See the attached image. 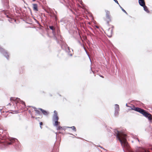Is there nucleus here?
Wrapping results in <instances>:
<instances>
[{"label": "nucleus", "instance_id": "f257e3e1", "mask_svg": "<svg viewBox=\"0 0 152 152\" xmlns=\"http://www.w3.org/2000/svg\"><path fill=\"white\" fill-rule=\"evenodd\" d=\"M1 137V140L0 141V148L2 149L6 148L9 145L12 144L17 140L16 139L9 137L8 135H4Z\"/></svg>", "mask_w": 152, "mask_h": 152}, {"label": "nucleus", "instance_id": "f03ea898", "mask_svg": "<svg viewBox=\"0 0 152 152\" xmlns=\"http://www.w3.org/2000/svg\"><path fill=\"white\" fill-rule=\"evenodd\" d=\"M135 111L143 115L144 116L147 118L149 121H151L152 120L151 115L144 109L140 107H136L135 109Z\"/></svg>", "mask_w": 152, "mask_h": 152}, {"label": "nucleus", "instance_id": "7ed1b4c3", "mask_svg": "<svg viewBox=\"0 0 152 152\" xmlns=\"http://www.w3.org/2000/svg\"><path fill=\"white\" fill-rule=\"evenodd\" d=\"M54 114L53 117V121H54L53 125L55 126H57L58 125L60 124V122L58 121V114L56 110L54 111Z\"/></svg>", "mask_w": 152, "mask_h": 152}, {"label": "nucleus", "instance_id": "20e7f679", "mask_svg": "<svg viewBox=\"0 0 152 152\" xmlns=\"http://www.w3.org/2000/svg\"><path fill=\"white\" fill-rule=\"evenodd\" d=\"M115 133V135L116 136L117 139L120 141L121 145H122V141L120 137H122V135L124 134L122 133H120V132L116 129L114 130Z\"/></svg>", "mask_w": 152, "mask_h": 152}, {"label": "nucleus", "instance_id": "39448f33", "mask_svg": "<svg viewBox=\"0 0 152 152\" xmlns=\"http://www.w3.org/2000/svg\"><path fill=\"white\" fill-rule=\"evenodd\" d=\"M61 47L62 49L65 50L66 52L69 53L68 55L70 56H72V54H69V53L70 52L69 47L65 43L62 42L61 44Z\"/></svg>", "mask_w": 152, "mask_h": 152}, {"label": "nucleus", "instance_id": "423d86ee", "mask_svg": "<svg viewBox=\"0 0 152 152\" xmlns=\"http://www.w3.org/2000/svg\"><path fill=\"white\" fill-rule=\"evenodd\" d=\"M0 53L2 54L8 60L9 58V55L7 51L2 48L0 46Z\"/></svg>", "mask_w": 152, "mask_h": 152}, {"label": "nucleus", "instance_id": "0eeeda50", "mask_svg": "<svg viewBox=\"0 0 152 152\" xmlns=\"http://www.w3.org/2000/svg\"><path fill=\"white\" fill-rule=\"evenodd\" d=\"M10 100L11 101H15L16 104H17V103H18L19 102H20L21 103H22L25 106V102L22 100H21L20 98H18L11 97L10 98Z\"/></svg>", "mask_w": 152, "mask_h": 152}, {"label": "nucleus", "instance_id": "6e6552de", "mask_svg": "<svg viewBox=\"0 0 152 152\" xmlns=\"http://www.w3.org/2000/svg\"><path fill=\"white\" fill-rule=\"evenodd\" d=\"M105 11L106 12V18L108 19L110 21H111V18L110 15V11L107 10H105Z\"/></svg>", "mask_w": 152, "mask_h": 152}, {"label": "nucleus", "instance_id": "1a4fd4ad", "mask_svg": "<svg viewBox=\"0 0 152 152\" xmlns=\"http://www.w3.org/2000/svg\"><path fill=\"white\" fill-rule=\"evenodd\" d=\"M38 109L42 112V113L44 115H47L49 114L48 112L42 109V108H38Z\"/></svg>", "mask_w": 152, "mask_h": 152}, {"label": "nucleus", "instance_id": "9d476101", "mask_svg": "<svg viewBox=\"0 0 152 152\" xmlns=\"http://www.w3.org/2000/svg\"><path fill=\"white\" fill-rule=\"evenodd\" d=\"M122 145H121L123 148H128L129 147V145L128 143L125 140H124L123 141H122Z\"/></svg>", "mask_w": 152, "mask_h": 152}, {"label": "nucleus", "instance_id": "9b49d317", "mask_svg": "<svg viewBox=\"0 0 152 152\" xmlns=\"http://www.w3.org/2000/svg\"><path fill=\"white\" fill-rule=\"evenodd\" d=\"M33 108H34V111H35L36 113L37 114L39 115L40 116L41 118L42 117V115L41 114L40 112L39 111V110L38 109H37L36 107H33Z\"/></svg>", "mask_w": 152, "mask_h": 152}, {"label": "nucleus", "instance_id": "f8f14e48", "mask_svg": "<svg viewBox=\"0 0 152 152\" xmlns=\"http://www.w3.org/2000/svg\"><path fill=\"white\" fill-rule=\"evenodd\" d=\"M33 9L34 11H37L38 10L37 4H33Z\"/></svg>", "mask_w": 152, "mask_h": 152}, {"label": "nucleus", "instance_id": "ddd939ff", "mask_svg": "<svg viewBox=\"0 0 152 152\" xmlns=\"http://www.w3.org/2000/svg\"><path fill=\"white\" fill-rule=\"evenodd\" d=\"M140 6H143L145 4L144 0H138Z\"/></svg>", "mask_w": 152, "mask_h": 152}, {"label": "nucleus", "instance_id": "4468645a", "mask_svg": "<svg viewBox=\"0 0 152 152\" xmlns=\"http://www.w3.org/2000/svg\"><path fill=\"white\" fill-rule=\"evenodd\" d=\"M142 7H143L144 10L145 11L147 12V13H149V11L148 10L147 6L145 5V4H144V6Z\"/></svg>", "mask_w": 152, "mask_h": 152}, {"label": "nucleus", "instance_id": "2eb2a0df", "mask_svg": "<svg viewBox=\"0 0 152 152\" xmlns=\"http://www.w3.org/2000/svg\"><path fill=\"white\" fill-rule=\"evenodd\" d=\"M115 110L119 111V107L118 104H116L115 105Z\"/></svg>", "mask_w": 152, "mask_h": 152}, {"label": "nucleus", "instance_id": "dca6fc26", "mask_svg": "<svg viewBox=\"0 0 152 152\" xmlns=\"http://www.w3.org/2000/svg\"><path fill=\"white\" fill-rule=\"evenodd\" d=\"M50 16L52 17H53L54 18V19L56 21L57 20V17L54 14V13H53L50 15Z\"/></svg>", "mask_w": 152, "mask_h": 152}, {"label": "nucleus", "instance_id": "f3484780", "mask_svg": "<svg viewBox=\"0 0 152 152\" xmlns=\"http://www.w3.org/2000/svg\"><path fill=\"white\" fill-rule=\"evenodd\" d=\"M66 128H71L72 129V130L75 131V132H76V128L75 127V126H72V127H68V126H66Z\"/></svg>", "mask_w": 152, "mask_h": 152}, {"label": "nucleus", "instance_id": "a211bd4d", "mask_svg": "<svg viewBox=\"0 0 152 152\" xmlns=\"http://www.w3.org/2000/svg\"><path fill=\"white\" fill-rule=\"evenodd\" d=\"M119 6V7H120V8H121V10L124 12L125 13L126 15H128V13H127V12H126V11L120 5V4H119V5H118Z\"/></svg>", "mask_w": 152, "mask_h": 152}, {"label": "nucleus", "instance_id": "6ab92c4d", "mask_svg": "<svg viewBox=\"0 0 152 152\" xmlns=\"http://www.w3.org/2000/svg\"><path fill=\"white\" fill-rule=\"evenodd\" d=\"M119 111L115 110L114 115L115 116H117L118 115V112Z\"/></svg>", "mask_w": 152, "mask_h": 152}, {"label": "nucleus", "instance_id": "aec40b11", "mask_svg": "<svg viewBox=\"0 0 152 152\" xmlns=\"http://www.w3.org/2000/svg\"><path fill=\"white\" fill-rule=\"evenodd\" d=\"M49 27L50 29L53 31H54L55 30V29L53 26H50Z\"/></svg>", "mask_w": 152, "mask_h": 152}, {"label": "nucleus", "instance_id": "412c9836", "mask_svg": "<svg viewBox=\"0 0 152 152\" xmlns=\"http://www.w3.org/2000/svg\"><path fill=\"white\" fill-rule=\"evenodd\" d=\"M63 129L62 128V127L61 126H59L58 127H57L56 128V129L57 130H59L61 129Z\"/></svg>", "mask_w": 152, "mask_h": 152}, {"label": "nucleus", "instance_id": "4be33fe9", "mask_svg": "<svg viewBox=\"0 0 152 152\" xmlns=\"http://www.w3.org/2000/svg\"><path fill=\"white\" fill-rule=\"evenodd\" d=\"M136 107L134 105L132 106V107L131 108V110H135V109Z\"/></svg>", "mask_w": 152, "mask_h": 152}, {"label": "nucleus", "instance_id": "5701e85b", "mask_svg": "<svg viewBox=\"0 0 152 152\" xmlns=\"http://www.w3.org/2000/svg\"><path fill=\"white\" fill-rule=\"evenodd\" d=\"M140 152H149L147 150H146L145 149H143V150L142 151Z\"/></svg>", "mask_w": 152, "mask_h": 152}, {"label": "nucleus", "instance_id": "b1692460", "mask_svg": "<svg viewBox=\"0 0 152 152\" xmlns=\"http://www.w3.org/2000/svg\"><path fill=\"white\" fill-rule=\"evenodd\" d=\"M40 127L41 129H42V126L43 125V123L42 122H40L39 123Z\"/></svg>", "mask_w": 152, "mask_h": 152}, {"label": "nucleus", "instance_id": "393cba45", "mask_svg": "<svg viewBox=\"0 0 152 152\" xmlns=\"http://www.w3.org/2000/svg\"><path fill=\"white\" fill-rule=\"evenodd\" d=\"M113 28H114V26H112V29L110 30V32H111V33H112Z\"/></svg>", "mask_w": 152, "mask_h": 152}, {"label": "nucleus", "instance_id": "a878e982", "mask_svg": "<svg viewBox=\"0 0 152 152\" xmlns=\"http://www.w3.org/2000/svg\"><path fill=\"white\" fill-rule=\"evenodd\" d=\"M113 0L115 2V3H116L118 4V5H119V4L118 3V2L117 0Z\"/></svg>", "mask_w": 152, "mask_h": 152}, {"label": "nucleus", "instance_id": "bb28decb", "mask_svg": "<svg viewBox=\"0 0 152 152\" xmlns=\"http://www.w3.org/2000/svg\"><path fill=\"white\" fill-rule=\"evenodd\" d=\"M3 132V129L1 128H0V133H2Z\"/></svg>", "mask_w": 152, "mask_h": 152}, {"label": "nucleus", "instance_id": "cd10ccee", "mask_svg": "<svg viewBox=\"0 0 152 152\" xmlns=\"http://www.w3.org/2000/svg\"><path fill=\"white\" fill-rule=\"evenodd\" d=\"M110 21L109 20H107V24H109V22Z\"/></svg>", "mask_w": 152, "mask_h": 152}, {"label": "nucleus", "instance_id": "c85d7f7f", "mask_svg": "<svg viewBox=\"0 0 152 152\" xmlns=\"http://www.w3.org/2000/svg\"><path fill=\"white\" fill-rule=\"evenodd\" d=\"M99 146V147H100L101 148H102V149H104V150H105V149L104 148H103L102 147V146Z\"/></svg>", "mask_w": 152, "mask_h": 152}, {"label": "nucleus", "instance_id": "c756f323", "mask_svg": "<svg viewBox=\"0 0 152 152\" xmlns=\"http://www.w3.org/2000/svg\"><path fill=\"white\" fill-rule=\"evenodd\" d=\"M126 107H129V106L128 105V104H126Z\"/></svg>", "mask_w": 152, "mask_h": 152}, {"label": "nucleus", "instance_id": "7c9ffc66", "mask_svg": "<svg viewBox=\"0 0 152 152\" xmlns=\"http://www.w3.org/2000/svg\"><path fill=\"white\" fill-rule=\"evenodd\" d=\"M129 106V107H128L130 108H131H131L132 107V106Z\"/></svg>", "mask_w": 152, "mask_h": 152}, {"label": "nucleus", "instance_id": "2f4dec72", "mask_svg": "<svg viewBox=\"0 0 152 152\" xmlns=\"http://www.w3.org/2000/svg\"><path fill=\"white\" fill-rule=\"evenodd\" d=\"M100 77H101L102 78H104V77L102 75H100Z\"/></svg>", "mask_w": 152, "mask_h": 152}, {"label": "nucleus", "instance_id": "473e14b6", "mask_svg": "<svg viewBox=\"0 0 152 152\" xmlns=\"http://www.w3.org/2000/svg\"><path fill=\"white\" fill-rule=\"evenodd\" d=\"M149 149H150L152 151V147L150 148Z\"/></svg>", "mask_w": 152, "mask_h": 152}, {"label": "nucleus", "instance_id": "72a5a7b5", "mask_svg": "<svg viewBox=\"0 0 152 152\" xmlns=\"http://www.w3.org/2000/svg\"><path fill=\"white\" fill-rule=\"evenodd\" d=\"M49 95L50 96H52V95L51 94H49Z\"/></svg>", "mask_w": 152, "mask_h": 152}, {"label": "nucleus", "instance_id": "f704fd0d", "mask_svg": "<svg viewBox=\"0 0 152 152\" xmlns=\"http://www.w3.org/2000/svg\"><path fill=\"white\" fill-rule=\"evenodd\" d=\"M9 105H11V104L10 103H9V104H8Z\"/></svg>", "mask_w": 152, "mask_h": 152}, {"label": "nucleus", "instance_id": "c9c22d12", "mask_svg": "<svg viewBox=\"0 0 152 152\" xmlns=\"http://www.w3.org/2000/svg\"><path fill=\"white\" fill-rule=\"evenodd\" d=\"M91 71H92V72H94L93 71H92V70H91Z\"/></svg>", "mask_w": 152, "mask_h": 152}, {"label": "nucleus", "instance_id": "e433bc0d", "mask_svg": "<svg viewBox=\"0 0 152 152\" xmlns=\"http://www.w3.org/2000/svg\"><path fill=\"white\" fill-rule=\"evenodd\" d=\"M137 139L138 140V141L139 142V140L138 139V138H137Z\"/></svg>", "mask_w": 152, "mask_h": 152}, {"label": "nucleus", "instance_id": "4c0bfd02", "mask_svg": "<svg viewBox=\"0 0 152 152\" xmlns=\"http://www.w3.org/2000/svg\"><path fill=\"white\" fill-rule=\"evenodd\" d=\"M32 1H36V0H32Z\"/></svg>", "mask_w": 152, "mask_h": 152}, {"label": "nucleus", "instance_id": "58836bf2", "mask_svg": "<svg viewBox=\"0 0 152 152\" xmlns=\"http://www.w3.org/2000/svg\"><path fill=\"white\" fill-rule=\"evenodd\" d=\"M96 27L97 28H98V27L97 26H96Z\"/></svg>", "mask_w": 152, "mask_h": 152}, {"label": "nucleus", "instance_id": "ea45409f", "mask_svg": "<svg viewBox=\"0 0 152 152\" xmlns=\"http://www.w3.org/2000/svg\"><path fill=\"white\" fill-rule=\"evenodd\" d=\"M68 134H70L72 135V134H70V133H68Z\"/></svg>", "mask_w": 152, "mask_h": 152}, {"label": "nucleus", "instance_id": "a19ab883", "mask_svg": "<svg viewBox=\"0 0 152 152\" xmlns=\"http://www.w3.org/2000/svg\"><path fill=\"white\" fill-rule=\"evenodd\" d=\"M7 17L8 18H9L8 15H7Z\"/></svg>", "mask_w": 152, "mask_h": 152}, {"label": "nucleus", "instance_id": "79ce46f5", "mask_svg": "<svg viewBox=\"0 0 152 152\" xmlns=\"http://www.w3.org/2000/svg\"><path fill=\"white\" fill-rule=\"evenodd\" d=\"M110 28H109L108 29V30L109 31V30H110Z\"/></svg>", "mask_w": 152, "mask_h": 152}, {"label": "nucleus", "instance_id": "37998d69", "mask_svg": "<svg viewBox=\"0 0 152 152\" xmlns=\"http://www.w3.org/2000/svg\"><path fill=\"white\" fill-rule=\"evenodd\" d=\"M36 118V119H37V118Z\"/></svg>", "mask_w": 152, "mask_h": 152}, {"label": "nucleus", "instance_id": "c03bdc74", "mask_svg": "<svg viewBox=\"0 0 152 152\" xmlns=\"http://www.w3.org/2000/svg\"><path fill=\"white\" fill-rule=\"evenodd\" d=\"M47 12L48 13H49V12H48V11H47Z\"/></svg>", "mask_w": 152, "mask_h": 152}, {"label": "nucleus", "instance_id": "a18cd8bd", "mask_svg": "<svg viewBox=\"0 0 152 152\" xmlns=\"http://www.w3.org/2000/svg\"><path fill=\"white\" fill-rule=\"evenodd\" d=\"M42 92H43V93H45L44 92V91H43Z\"/></svg>", "mask_w": 152, "mask_h": 152}, {"label": "nucleus", "instance_id": "49530a36", "mask_svg": "<svg viewBox=\"0 0 152 152\" xmlns=\"http://www.w3.org/2000/svg\"><path fill=\"white\" fill-rule=\"evenodd\" d=\"M123 151H124V148L123 149Z\"/></svg>", "mask_w": 152, "mask_h": 152}, {"label": "nucleus", "instance_id": "de8ad7c7", "mask_svg": "<svg viewBox=\"0 0 152 152\" xmlns=\"http://www.w3.org/2000/svg\"><path fill=\"white\" fill-rule=\"evenodd\" d=\"M59 133H61V132H59Z\"/></svg>", "mask_w": 152, "mask_h": 152}, {"label": "nucleus", "instance_id": "09e8293b", "mask_svg": "<svg viewBox=\"0 0 152 152\" xmlns=\"http://www.w3.org/2000/svg\"><path fill=\"white\" fill-rule=\"evenodd\" d=\"M90 61H91V59H90Z\"/></svg>", "mask_w": 152, "mask_h": 152}, {"label": "nucleus", "instance_id": "8fccbe9b", "mask_svg": "<svg viewBox=\"0 0 152 152\" xmlns=\"http://www.w3.org/2000/svg\"><path fill=\"white\" fill-rule=\"evenodd\" d=\"M86 53H87V51L86 50Z\"/></svg>", "mask_w": 152, "mask_h": 152}, {"label": "nucleus", "instance_id": "3c124183", "mask_svg": "<svg viewBox=\"0 0 152 152\" xmlns=\"http://www.w3.org/2000/svg\"><path fill=\"white\" fill-rule=\"evenodd\" d=\"M59 96H61V95H59Z\"/></svg>", "mask_w": 152, "mask_h": 152}]
</instances>
